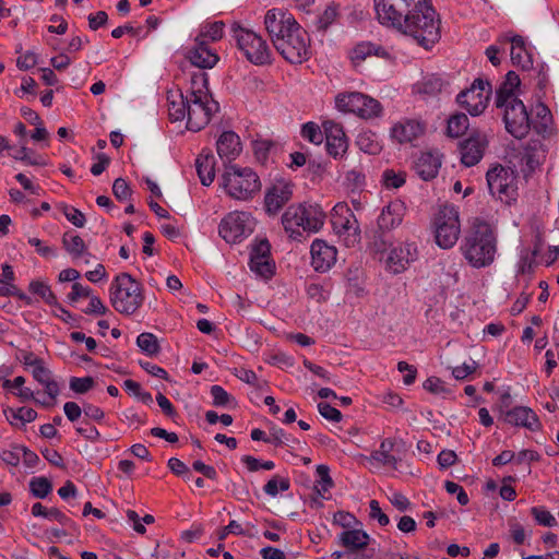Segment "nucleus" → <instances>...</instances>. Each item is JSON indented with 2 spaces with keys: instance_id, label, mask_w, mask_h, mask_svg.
Masks as SVG:
<instances>
[{
  "instance_id": "412c9836",
  "label": "nucleus",
  "mask_w": 559,
  "mask_h": 559,
  "mask_svg": "<svg viewBox=\"0 0 559 559\" xmlns=\"http://www.w3.org/2000/svg\"><path fill=\"white\" fill-rule=\"evenodd\" d=\"M322 126L329 155L334 158L342 157L348 148V141L342 126L332 120L324 121Z\"/></svg>"
},
{
  "instance_id": "f257e3e1",
  "label": "nucleus",
  "mask_w": 559,
  "mask_h": 559,
  "mask_svg": "<svg viewBox=\"0 0 559 559\" xmlns=\"http://www.w3.org/2000/svg\"><path fill=\"white\" fill-rule=\"evenodd\" d=\"M264 24L274 47L287 61L301 63L309 58V36L290 13L269 10Z\"/></svg>"
},
{
  "instance_id": "a211bd4d",
  "label": "nucleus",
  "mask_w": 559,
  "mask_h": 559,
  "mask_svg": "<svg viewBox=\"0 0 559 559\" xmlns=\"http://www.w3.org/2000/svg\"><path fill=\"white\" fill-rule=\"evenodd\" d=\"M249 265L252 272L264 278L273 275L275 265L271 259V245L267 239H262L252 247Z\"/></svg>"
},
{
  "instance_id": "bb28decb",
  "label": "nucleus",
  "mask_w": 559,
  "mask_h": 559,
  "mask_svg": "<svg viewBox=\"0 0 559 559\" xmlns=\"http://www.w3.org/2000/svg\"><path fill=\"white\" fill-rule=\"evenodd\" d=\"M533 115L534 117L531 120V127H533L535 132L540 134L543 138L552 134L555 130V121L549 108L543 103H538L533 109Z\"/></svg>"
},
{
  "instance_id": "7c9ffc66",
  "label": "nucleus",
  "mask_w": 559,
  "mask_h": 559,
  "mask_svg": "<svg viewBox=\"0 0 559 559\" xmlns=\"http://www.w3.org/2000/svg\"><path fill=\"white\" fill-rule=\"evenodd\" d=\"M369 535L359 527L343 531L337 535V544L348 551L365 549L369 545Z\"/></svg>"
},
{
  "instance_id": "09e8293b",
  "label": "nucleus",
  "mask_w": 559,
  "mask_h": 559,
  "mask_svg": "<svg viewBox=\"0 0 559 559\" xmlns=\"http://www.w3.org/2000/svg\"><path fill=\"white\" fill-rule=\"evenodd\" d=\"M138 346L147 355H156L159 352L157 337L152 333H141L136 338Z\"/></svg>"
},
{
  "instance_id": "393cba45",
  "label": "nucleus",
  "mask_w": 559,
  "mask_h": 559,
  "mask_svg": "<svg viewBox=\"0 0 559 559\" xmlns=\"http://www.w3.org/2000/svg\"><path fill=\"white\" fill-rule=\"evenodd\" d=\"M189 61L200 69H212L219 60L217 53L203 41H194V46L186 55Z\"/></svg>"
},
{
  "instance_id": "2f4dec72",
  "label": "nucleus",
  "mask_w": 559,
  "mask_h": 559,
  "mask_svg": "<svg viewBox=\"0 0 559 559\" xmlns=\"http://www.w3.org/2000/svg\"><path fill=\"white\" fill-rule=\"evenodd\" d=\"M371 56L389 58V52L382 46L370 41H362L357 44L349 52V58L353 64L356 67Z\"/></svg>"
},
{
  "instance_id": "f3484780",
  "label": "nucleus",
  "mask_w": 559,
  "mask_h": 559,
  "mask_svg": "<svg viewBox=\"0 0 559 559\" xmlns=\"http://www.w3.org/2000/svg\"><path fill=\"white\" fill-rule=\"evenodd\" d=\"M418 249L415 242H402L390 249L385 261L386 269L393 274L404 272L417 260Z\"/></svg>"
},
{
  "instance_id": "79ce46f5",
  "label": "nucleus",
  "mask_w": 559,
  "mask_h": 559,
  "mask_svg": "<svg viewBox=\"0 0 559 559\" xmlns=\"http://www.w3.org/2000/svg\"><path fill=\"white\" fill-rule=\"evenodd\" d=\"M28 289L33 294L38 295L47 305L58 306L57 297L47 283L33 281L29 283Z\"/></svg>"
},
{
  "instance_id": "4468645a",
  "label": "nucleus",
  "mask_w": 559,
  "mask_h": 559,
  "mask_svg": "<svg viewBox=\"0 0 559 559\" xmlns=\"http://www.w3.org/2000/svg\"><path fill=\"white\" fill-rule=\"evenodd\" d=\"M491 93V84L488 81L476 79L469 88L462 91L457 95L456 102L469 115L479 116L487 108Z\"/></svg>"
},
{
  "instance_id": "9d476101",
  "label": "nucleus",
  "mask_w": 559,
  "mask_h": 559,
  "mask_svg": "<svg viewBox=\"0 0 559 559\" xmlns=\"http://www.w3.org/2000/svg\"><path fill=\"white\" fill-rule=\"evenodd\" d=\"M489 192L502 202L509 203L516 195V175L510 167L492 166L486 174Z\"/></svg>"
},
{
  "instance_id": "a19ab883",
  "label": "nucleus",
  "mask_w": 559,
  "mask_h": 559,
  "mask_svg": "<svg viewBox=\"0 0 559 559\" xmlns=\"http://www.w3.org/2000/svg\"><path fill=\"white\" fill-rule=\"evenodd\" d=\"M168 111L173 121H181L187 118L186 94L168 96Z\"/></svg>"
},
{
  "instance_id": "4c0bfd02",
  "label": "nucleus",
  "mask_w": 559,
  "mask_h": 559,
  "mask_svg": "<svg viewBox=\"0 0 559 559\" xmlns=\"http://www.w3.org/2000/svg\"><path fill=\"white\" fill-rule=\"evenodd\" d=\"M224 26L221 21L202 24L194 41H203V45L209 46L210 43L219 40L224 34Z\"/></svg>"
},
{
  "instance_id": "8fccbe9b",
  "label": "nucleus",
  "mask_w": 559,
  "mask_h": 559,
  "mask_svg": "<svg viewBox=\"0 0 559 559\" xmlns=\"http://www.w3.org/2000/svg\"><path fill=\"white\" fill-rule=\"evenodd\" d=\"M275 146H276V144L271 140H266V139L255 140L253 142V152H254L255 158L260 163H263V164L266 163L271 152L275 148Z\"/></svg>"
},
{
  "instance_id": "6e6552de",
  "label": "nucleus",
  "mask_w": 559,
  "mask_h": 559,
  "mask_svg": "<svg viewBox=\"0 0 559 559\" xmlns=\"http://www.w3.org/2000/svg\"><path fill=\"white\" fill-rule=\"evenodd\" d=\"M436 243L442 249L455 246L461 235L459 210L454 205H442L433 219Z\"/></svg>"
},
{
  "instance_id": "ddd939ff",
  "label": "nucleus",
  "mask_w": 559,
  "mask_h": 559,
  "mask_svg": "<svg viewBox=\"0 0 559 559\" xmlns=\"http://www.w3.org/2000/svg\"><path fill=\"white\" fill-rule=\"evenodd\" d=\"M424 0H373L378 21L395 28Z\"/></svg>"
},
{
  "instance_id": "c9c22d12",
  "label": "nucleus",
  "mask_w": 559,
  "mask_h": 559,
  "mask_svg": "<svg viewBox=\"0 0 559 559\" xmlns=\"http://www.w3.org/2000/svg\"><path fill=\"white\" fill-rule=\"evenodd\" d=\"M546 157V151L539 141H530L524 148L522 163L530 171L535 170Z\"/></svg>"
},
{
  "instance_id": "5701e85b",
  "label": "nucleus",
  "mask_w": 559,
  "mask_h": 559,
  "mask_svg": "<svg viewBox=\"0 0 559 559\" xmlns=\"http://www.w3.org/2000/svg\"><path fill=\"white\" fill-rule=\"evenodd\" d=\"M441 154L437 151L421 152L414 162L416 174L425 181L437 177L441 167Z\"/></svg>"
},
{
  "instance_id": "69168bd1",
  "label": "nucleus",
  "mask_w": 559,
  "mask_h": 559,
  "mask_svg": "<svg viewBox=\"0 0 559 559\" xmlns=\"http://www.w3.org/2000/svg\"><path fill=\"white\" fill-rule=\"evenodd\" d=\"M107 307L104 305L102 299L97 296H94L91 294L90 296V304L88 306L83 310L86 314H105L107 312Z\"/></svg>"
},
{
  "instance_id": "dca6fc26",
  "label": "nucleus",
  "mask_w": 559,
  "mask_h": 559,
  "mask_svg": "<svg viewBox=\"0 0 559 559\" xmlns=\"http://www.w3.org/2000/svg\"><path fill=\"white\" fill-rule=\"evenodd\" d=\"M334 231L340 236H346L347 241L354 243L359 240L360 229L358 221L352 210L344 203H337L331 215Z\"/></svg>"
},
{
  "instance_id": "13d9d810",
  "label": "nucleus",
  "mask_w": 559,
  "mask_h": 559,
  "mask_svg": "<svg viewBox=\"0 0 559 559\" xmlns=\"http://www.w3.org/2000/svg\"><path fill=\"white\" fill-rule=\"evenodd\" d=\"M95 384V381L92 377H83V378H76L73 377L70 379V389L74 391L75 393H86L90 391Z\"/></svg>"
},
{
  "instance_id": "4be33fe9",
  "label": "nucleus",
  "mask_w": 559,
  "mask_h": 559,
  "mask_svg": "<svg viewBox=\"0 0 559 559\" xmlns=\"http://www.w3.org/2000/svg\"><path fill=\"white\" fill-rule=\"evenodd\" d=\"M311 265L317 272L329 271L336 262L337 250L325 240H313L311 248Z\"/></svg>"
},
{
  "instance_id": "c85d7f7f",
  "label": "nucleus",
  "mask_w": 559,
  "mask_h": 559,
  "mask_svg": "<svg viewBox=\"0 0 559 559\" xmlns=\"http://www.w3.org/2000/svg\"><path fill=\"white\" fill-rule=\"evenodd\" d=\"M217 154L222 159L234 160L241 152L239 136L233 131H225L216 142Z\"/></svg>"
},
{
  "instance_id": "4d7b16f0",
  "label": "nucleus",
  "mask_w": 559,
  "mask_h": 559,
  "mask_svg": "<svg viewBox=\"0 0 559 559\" xmlns=\"http://www.w3.org/2000/svg\"><path fill=\"white\" fill-rule=\"evenodd\" d=\"M382 179L386 188L397 189L405 183V174L388 169L383 173Z\"/></svg>"
},
{
  "instance_id": "a878e982",
  "label": "nucleus",
  "mask_w": 559,
  "mask_h": 559,
  "mask_svg": "<svg viewBox=\"0 0 559 559\" xmlns=\"http://www.w3.org/2000/svg\"><path fill=\"white\" fill-rule=\"evenodd\" d=\"M405 204L400 200L390 202L383 207L381 214L378 217V226L380 229L390 230L397 227L405 215Z\"/></svg>"
},
{
  "instance_id": "6ab92c4d",
  "label": "nucleus",
  "mask_w": 559,
  "mask_h": 559,
  "mask_svg": "<svg viewBox=\"0 0 559 559\" xmlns=\"http://www.w3.org/2000/svg\"><path fill=\"white\" fill-rule=\"evenodd\" d=\"M293 197V185L277 181L267 188L264 195V210L269 216H275Z\"/></svg>"
},
{
  "instance_id": "774afa93",
  "label": "nucleus",
  "mask_w": 559,
  "mask_h": 559,
  "mask_svg": "<svg viewBox=\"0 0 559 559\" xmlns=\"http://www.w3.org/2000/svg\"><path fill=\"white\" fill-rule=\"evenodd\" d=\"M424 389L433 394H443L447 392L444 383L437 377H430L424 382Z\"/></svg>"
},
{
  "instance_id": "a18cd8bd",
  "label": "nucleus",
  "mask_w": 559,
  "mask_h": 559,
  "mask_svg": "<svg viewBox=\"0 0 559 559\" xmlns=\"http://www.w3.org/2000/svg\"><path fill=\"white\" fill-rule=\"evenodd\" d=\"M29 490L36 498L44 499L52 490V485L46 477H33L29 481Z\"/></svg>"
},
{
  "instance_id": "49530a36",
  "label": "nucleus",
  "mask_w": 559,
  "mask_h": 559,
  "mask_svg": "<svg viewBox=\"0 0 559 559\" xmlns=\"http://www.w3.org/2000/svg\"><path fill=\"white\" fill-rule=\"evenodd\" d=\"M301 136L312 144L319 145L323 142L324 133L321 128L312 121L306 122L301 127Z\"/></svg>"
},
{
  "instance_id": "aec40b11",
  "label": "nucleus",
  "mask_w": 559,
  "mask_h": 559,
  "mask_svg": "<svg viewBox=\"0 0 559 559\" xmlns=\"http://www.w3.org/2000/svg\"><path fill=\"white\" fill-rule=\"evenodd\" d=\"M488 145V139L485 133L475 132L460 144L461 162L467 166H475L484 156Z\"/></svg>"
},
{
  "instance_id": "c756f323",
  "label": "nucleus",
  "mask_w": 559,
  "mask_h": 559,
  "mask_svg": "<svg viewBox=\"0 0 559 559\" xmlns=\"http://www.w3.org/2000/svg\"><path fill=\"white\" fill-rule=\"evenodd\" d=\"M521 80L514 71H509L506 74L504 81L501 83L496 92L495 105H503L511 102V99L519 98V87Z\"/></svg>"
},
{
  "instance_id": "9b49d317",
  "label": "nucleus",
  "mask_w": 559,
  "mask_h": 559,
  "mask_svg": "<svg viewBox=\"0 0 559 559\" xmlns=\"http://www.w3.org/2000/svg\"><path fill=\"white\" fill-rule=\"evenodd\" d=\"M502 116L506 130L516 139H523L531 129V119L521 99H511L503 105H497Z\"/></svg>"
},
{
  "instance_id": "20e7f679",
  "label": "nucleus",
  "mask_w": 559,
  "mask_h": 559,
  "mask_svg": "<svg viewBox=\"0 0 559 559\" xmlns=\"http://www.w3.org/2000/svg\"><path fill=\"white\" fill-rule=\"evenodd\" d=\"M187 128L191 131H200L211 120L213 114L218 111V103L215 102L207 88V74L194 73L191 76L190 87L186 92Z\"/></svg>"
},
{
  "instance_id": "cd10ccee",
  "label": "nucleus",
  "mask_w": 559,
  "mask_h": 559,
  "mask_svg": "<svg viewBox=\"0 0 559 559\" xmlns=\"http://www.w3.org/2000/svg\"><path fill=\"white\" fill-rule=\"evenodd\" d=\"M504 420L513 426L536 430L539 426L536 414L528 407L516 406L504 414Z\"/></svg>"
},
{
  "instance_id": "37998d69",
  "label": "nucleus",
  "mask_w": 559,
  "mask_h": 559,
  "mask_svg": "<svg viewBox=\"0 0 559 559\" xmlns=\"http://www.w3.org/2000/svg\"><path fill=\"white\" fill-rule=\"evenodd\" d=\"M468 129V118L465 114H455L448 120L447 132L452 138H459Z\"/></svg>"
},
{
  "instance_id": "de8ad7c7",
  "label": "nucleus",
  "mask_w": 559,
  "mask_h": 559,
  "mask_svg": "<svg viewBox=\"0 0 559 559\" xmlns=\"http://www.w3.org/2000/svg\"><path fill=\"white\" fill-rule=\"evenodd\" d=\"M289 487L290 481L288 478L275 475L263 486V490L267 496L276 497L280 491H286Z\"/></svg>"
},
{
  "instance_id": "603ef678",
  "label": "nucleus",
  "mask_w": 559,
  "mask_h": 559,
  "mask_svg": "<svg viewBox=\"0 0 559 559\" xmlns=\"http://www.w3.org/2000/svg\"><path fill=\"white\" fill-rule=\"evenodd\" d=\"M333 523L343 527L344 531L353 530L360 525L356 516L346 511H337L334 513Z\"/></svg>"
},
{
  "instance_id": "7ed1b4c3",
  "label": "nucleus",
  "mask_w": 559,
  "mask_h": 559,
  "mask_svg": "<svg viewBox=\"0 0 559 559\" xmlns=\"http://www.w3.org/2000/svg\"><path fill=\"white\" fill-rule=\"evenodd\" d=\"M497 243V234L492 226L484 221H477L462 240L460 250L471 266L483 269L493 263Z\"/></svg>"
},
{
  "instance_id": "58836bf2",
  "label": "nucleus",
  "mask_w": 559,
  "mask_h": 559,
  "mask_svg": "<svg viewBox=\"0 0 559 559\" xmlns=\"http://www.w3.org/2000/svg\"><path fill=\"white\" fill-rule=\"evenodd\" d=\"M4 415L12 426L23 427L36 419L37 412L31 407L8 408Z\"/></svg>"
},
{
  "instance_id": "2eb2a0df",
  "label": "nucleus",
  "mask_w": 559,
  "mask_h": 559,
  "mask_svg": "<svg viewBox=\"0 0 559 559\" xmlns=\"http://www.w3.org/2000/svg\"><path fill=\"white\" fill-rule=\"evenodd\" d=\"M253 218L248 212L228 213L219 224V235L229 243L240 241L253 231Z\"/></svg>"
},
{
  "instance_id": "72a5a7b5",
  "label": "nucleus",
  "mask_w": 559,
  "mask_h": 559,
  "mask_svg": "<svg viewBox=\"0 0 559 559\" xmlns=\"http://www.w3.org/2000/svg\"><path fill=\"white\" fill-rule=\"evenodd\" d=\"M195 168L203 186H210L215 178V158L209 152H202L195 159Z\"/></svg>"
},
{
  "instance_id": "e2e57ef3",
  "label": "nucleus",
  "mask_w": 559,
  "mask_h": 559,
  "mask_svg": "<svg viewBox=\"0 0 559 559\" xmlns=\"http://www.w3.org/2000/svg\"><path fill=\"white\" fill-rule=\"evenodd\" d=\"M318 411L322 417H324L328 420L338 423L342 420V414L341 412L331 406L329 403L321 402L318 404Z\"/></svg>"
},
{
  "instance_id": "f8f14e48",
  "label": "nucleus",
  "mask_w": 559,
  "mask_h": 559,
  "mask_svg": "<svg viewBox=\"0 0 559 559\" xmlns=\"http://www.w3.org/2000/svg\"><path fill=\"white\" fill-rule=\"evenodd\" d=\"M335 103L340 110L353 112L364 119L378 117L382 111V106L377 99L359 92L340 94Z\"/></svg>"
},
{
  "instance_id": "680f3d73",
  "label": "nucleus",
  "mask_w": 559,
  "mask_h": 559,
  "mask_svg": "<svg viewBox=\"0 0 559 559\" xmlns=\"http://www.w3.org/2000/svg\"><path fill=\"white\" fill-rule=\"evenodd\" d=\"M444 488L450 495H456V499L461 506H466L468 503V496L461 485L447 480Z\"/></svg>"
},
{
  "instance_id": "5fc2aeb1",
  "label": "nucleus",
  "mask_w": 559,
  "mask_h": 559,
  "mask_svg": "<svg viewBox=\"0 0 559 559\" xmlns=\"http://www.w3.org/2000/svg\"><path fill=\"white\" fill-rule=\"evenodd\" d=\"M297 439L293 438L290 435L286 433L281 428H272L270 431V436L267 439V443H272L274 445H289L290 443H297Z\"/></svg>"
},
{
  "instance_id": "ea45409f",
  "label": "nucleus",
  "mask_w": 559,
  "mask_h": 559,
  "mask_svg": "<svg viewBox=\"0 0 559 559\" xmlns=\"http://www.w3.org/2000/svg\"><path fill=\"white\" fill-rule=\"evenodd\" d=\"M62 245H63L64 250L74 260L83 257L84 254L90 255L84 240L76 234L64 233L62 236Z\"/></svg>"
},
{
  "instance_id": "052dcab7",
  "label": "nucleus",
  "mask_w": 559,
  "mask_h": 559,
  "mask_svg": "<svg viewBox=\"0 0 559 559\" xmlns=\"http://www.w3.org/2000/svg\"><path fill=\"white\" fill-rule=\"evenodd\" d=\"M211 396L215 406H226L233 401L231 395L221 385L211 388Z\"/></svg>"
},
{
  "instance_id": "f03ea898",
  "label": "nucleus",
  "mask_w": 559,
  "mask_h": 559,
  "mask_svg": "<svg viewBox=\"0 0 559 559\" xmlns=\"http://www.w3.org/2000/svg\"><path fill=\"white\" fill-rule=\"evenodd\" d=\"M440 16L430 0H424L412 10L394 28L403 35L412 37L425 49L431 48L441 37Z\"/></svg>"
},
{
  "instance_id": "0e129e2a",
  "label": "nucleus",
  "mask_w": 559,
  "mask_h": 559,
  "mask_svg": "<svg viewBox=\"0 0 559 559\" xmlns=\"http://www.w3.org/2000/svg\"><path fill=\"white\" fill-rule=\"evenodd\" d=\"M369 508H370V512H369L370 519L377 520L381 526H385L390 523L389 516L381 510L380 504L377 500H371L369 502Z\"/></svg>"
},
{
  "instance_id": "3c124183",
  "label": "nucleus",
  "mask_w": 559,
  "mask_h": 559,
  "mask_svg": "<svg viewBox=\"0 0 559 559\" xmlns=\"http://www.w3.org/2000/svg\"><path fill=\"white\" fill-rule=\"evenodd\" d=\"M59 210L63 213L67 219L72 223L75 227H83L86 223L85 215L74 206L68 205L66 203H60L58 205Z\"/></svg>"
},
{
  "instance_id": "b1692460",
  "label": "nucleus",
  "mask_w": 559,
  "mask_h": 559,
  "mask_svg": "<svg viewBox=\"0 0 559 559\" xmlns=\"http://www.w3.org/2000/svg\"><path fill=\"white\" fill-rule=\"evenodd\" d=\"M425 131V126L417 120L405 119L393 126L391 135L399 143H411L419 138Z\"/></svg>"
},
{
  "instance_id": "473e14b6",
  "label": "nucleus",
  "mask_w": 559,
  "mask_h": 559,
  "mask_svg": "<svg viewBox=\"0 0 559 559\" xmlns=\"http://www.w3.org/2000/svg\"><path fill=\"white\" fill-rule=\"evenodd\" d=\"M511 43V60L516 67L523 70H528L533 66V59L528 50L526 49L525 41L522 36L515 35L509 38Z\"/></svg>"
},
{
  "instance_id": "c03bdc74",
  "label": "nucleus",
  "mask_w": 559,
  "mask_h": 559,
  "mask_svg": "<svg viewBox=\"0 0 559 559\" xmlns=\"http://www.w3.org/2000/svg\"><path fill=\"white\" fill-rule=\"evenodd\" d=\"M356 144L362 152L368 154H378L381 151V145L376 134L371 132L359 133Z\"/></svg>"
},
{
  "instance_id": "338daca9",
  "label": "nucleus",
  "mask_w": 559,
  "mask_h": 559,
  "mask_svg": "<svg viewBox=\"0 0 559 559\" xmlns=\"http://www.w3.org/2000/svg\"><path fill=\"white\" fill-rule=\"evenodd\" d=\"M445 84L447 83L442 79L432 75L430 78H427L426 81L424 82V91L425 93L428 94H436L441 92Z\"/></svg>"
},
{
  "instance_id": "6e6d98bb",
  "label": "nucleus",
  "mask_w": 559,
  "mask_h": 559,
  "mask_svg": "<svg viewBox=\"0 0 559 559\" xmlns=\"http://www.w3.org/2000/svg\"><path fill=\"white\" fill-rule=\"evenodd\" d=\"M317 473L320 477L316 489L320 496H323L333 486V480L329 474V467L325 465H318Z\"/></svg>"
},
{
  "instance_id": "e433bc0d",
  "label": "nucleus",
  "mask_w": 559,
  "mask_h": 559,
  "mask_svg": "<svg viewBox=\"0 0 559 559\" xmlns=\"http://www.w3.org/2000/svg\"><path fill=\"white\" fill-rule=\"evenodd\" d=\"M394 448V441L392 439H384L378 450L370 454V461L376 462L382 466H389L396 468L397 459L391 454Z\"/></svg>"
},
{
  "instance_id": "f704fd0d",
  "label": "nucleus",
  "mask_w": 559,
  "mask_h": 559,
  "mask_svg": "<svg viewBox=\"0 0 559 559\" xmlns=\"http://www.w3.org/2000/svg\"><path fill=\"white\" fill-rule=\"evenodd\" d=\"M33 378L39 382L44 388L46 394L51 401H55L59 395V385L52 377V372L45 366L44 361L32 369Z\"/></svg>"
},
{
  "instance_id": "1a4fd4ad",
  "label": "nucleus",
  "mask_w": 559,
  "mask_h": 559,
  "mask_svg": "<svg viewBox=\"0 0 559 559\" xmlns=\"http://www.w3.org/2000/svg\"><path fill=\"white\" fill-rule=\"evenodd\" d=\"M234 37L238 48L248 61L255 66H264L271 62V50L266 41L251 29L236 27Z\"/></svg>"
},
{
  "instance_id": "0eeeda50",
  "label": "nucleus",
  "mask_w": 559,
  "mask_h": 559,
  "mask_svg": "<svg viewBox=\"0 0 559 559\" xmlns=\"http://www.w3.org/2000/svg\"><path fill=\"white\" fill-rule=\"evenodd\" d=\"M222 186L230 198L249 201L261 190V180L252 168L230 165L222 176Z\"/></svg>"
},
{
  "instance_id": "39448f33",
  "label": "nucleus",
  "mask_w": 559,
  "mask_h": 559,
  "mask_svg": "<svg viewBox=\"0 0 559 559\" xmlns=\"http://www.w3.org/2000/svg\"><path fill=\"white\" fill-rule=\"evenodd\" d=\"M325 213L317 203H297L289 205L282 215V225L294 241H302L305 235L318 233L324 225Z\"/></svg>"
},
{
  "instance_id": "bf43d9fd",
  "label": "nucleus",
  "mask_w": 559,
  "mask_h": 559,
  "mask_svg": "<svg viewBox=\"0 0 559 559\" xmlns=\"http://www.w3.org/2000/svg\"><path fill=\"white\" fill-rule=\"evenodd\" d=\"M112 193L119 201H126L131 197L132 190L123 178H117L112 185Z\"/></svg>"
},
{
  "instance_id": "864d4df0",
  "label": "nucleus",
  "mask_w": 559,
  "mask_h": 559,
  "mask_svg": "<svg viewBox=\"0 0 559 559\" xmlns=\"http://www.w3.org/2000/svg\"><path fill=\"white\" fill-rule=\"evenodd\" d=\"M531 514L542 526L552 527L557 524L556 518L543 507H533L531 509Z\"/></svg>"
},
{
  "instance_id": "423d86ee",
  "label": "nucleus",
  "mask_w": 559,
  "mask_h": 559,
  "mask_svg": "<svg viewBox=\"0 0 559 559\" xmlns=\"http://www.w3.org/2000/svg\"><path fill=\"white\" fill-rule=\"evenodd\" d=\"M109 299L116 311L124 316H132L143 305L142 286L130 274L120 273L111 282Z\"/></svg>"
}]
</instances>
